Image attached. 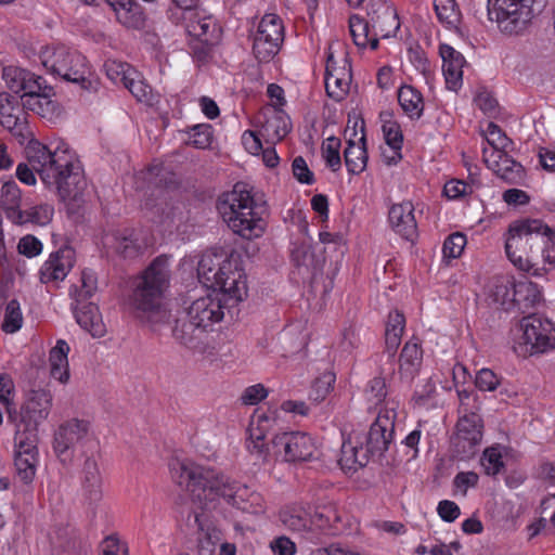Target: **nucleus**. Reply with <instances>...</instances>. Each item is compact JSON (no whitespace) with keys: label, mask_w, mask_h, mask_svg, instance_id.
<instances>
[{"label":"nucleus","mask_w":555,"mask_h":555,"mask_svg":"<svg viewBox=\"0 0 555 555\" xmlns=\"http://www.w3.org/2000/svg\"><path fill=\"white\" fill-rule=\"evenodd\" d=\"M483 160L488 168L509 184H521L525 180V168L522 165L514 160L505 151H492L488 155V150L483 149Z\"/></svg>","instance_id":"21"},{"label":"nucleus","mask_w":555,"mask_h":555,"mask_svg":"<svg viewBox=\"0 0 555 555\" xmlns=\"http://www.w3.org/2000/svg\"><path fill=\"white\" fill-rule=\"evenodd\" d=\"M405 327V318L403 313L396 310L388 314V321L385 331V351L389 358H393L401 343V337Z\"/></svg>","instance_id":"37"},{"label":"nucleus","mask_w":555,"mask_h":555,"mask_svg":"<svg viewBox=\"0 0 555 555\" xmlns=\"http://www.w3.org/2000/svg\"><path fill=\"white\" fill-rule=\"evenodd\" d=\"M466 243V236L463 233L455 232L449 235L443 243V257L448 259H455L460 257Z\"/></svg>","instance_id":"54"},{"label":"nucleus","mask_w":555,"mask_h":555,"mask_svg":"<svg viewBox=\"0 0 555 555\" xmlns=\"http://www.w3.org/2000/svg\"><path fill=\"white\" fill-rule=\"evenodd\" d=\"M24 94L21 96L22 102L25 99H30V95H39L42 92H51L52 87L47 85L43 77L38 76L25 69V82L22 86Z\"/></svg>","instance_id":"47"},{"label":"nucleus","mask_w":555,"mask_h":555,"mask_svg":"<svg viewBox=\"0 0 555 555\" xmlns=\"http://www.w3.org/2000/svg\"><path fill=\"white\" fill-rule=\"evenodd\" d=\"M514 285L515 281L509 278L499 276L495 278L491 289L493 300L503 306L506 310L511 309L513 306Z\"/></svg>","instance_id":"43"},{"label":"nucleus","mask_w":555,"mask_h":555,"mask_svg":"<svg viewBox=\"0 0 555 555\" xmlns=\"http://www.w3.org/2000/svg\"><path fill=\"white\" fill-rule=\"evenodd\" d=\"M52 408V395L44 389L31 390L26 396L21 410L8 408V418L16 430L37 437V429L49 416Z\"/></svg>","instance_id":"9"},{"label":"nucleus","mask_w":555,"mask_h":555,"mask_svg":"<svg viewBox=\"0 0 555 555\" xmlns=\"http://www.w3.org/2000/svg\"><path fill=\"white\" fill-rule=\"evenodd\" d=\"M75 250L65 246L52 253L49 259L40 269V281L42 283L62 281L74 266Z\"/></svg>","instance_id":"22"},{"label":"nucleus","mask_w":555,"mask_h":555,"mask_svg":"<svg viewBox=\"0 0 555 555\" xmlns=\"http://www.w3.org/2000/svg\"><path fill=\"white\" fill-rule=\"evenodd\" d=\"M224 274L218 280L216 291L219 296L233 304L242 301L247 296L246 276L242 268L238 266L237 259L233 257L224 258Z\"/></svg>","instance_id":"16"},{"label":"nucleus","mask_w":555,"mask_h":555,"mask_svg":"<svg viewBox=\"0 0 555 555\" xmlns=\"http://www.w3.org/2000/svg\"><path fill=\"white\" fill-rule=\"evenodd\" d=\"M340 140L336 137L327 138L322 146V155L326 163L334 172L338 171L341 167V158L339 154Z\"/></svg>","instance_id":"50"},{"label":"nucleus","mask_w":555,"mask_h":555,"mask_svg":"<svg viewBox=\"0 0 555 555\" xmlns=\"http://www.w3.org/2000/svg\"><path fill=\"white\" fill-rule=\"evenodd\" d=\"M22 203V191L17 183L15 181L4 182L0 192V207L12 223L15 218H21Z\"/></svg>","instance_id":"34"},{"label":"nucleus","mask_w":555,"mask_h":555,"mask_svg":"<svg viewBox=\"0 0 555 555\" xmlns=\"http://www.w3.org/2000/svg\"><path fill=\"white\" fill-rule=\"evenodd\" d=\"M475 384L479 390L493 391L500 385V379L493 371L481 369L476 375Z\"/></svg>","instance_id":"61"},{"label":"nucleus","mask_w":555,"mask_h":555,"mask_svg":"<svg viewBox=\"0 0 555 555\" xmlns=\"http://www.w3.org/2000/svg\"><path fill=\"white\" fill-rule=\"evenodd\" d=\"M284 41V25L282 18L273 13H267L259 22L254 37L253 53L261 63H268L281 50Z\"/></svg>","instance_id":"12"},{"label":"nucleus","mask_w":555,"mask_h":555,"mask_svg":"<svg viewBox=\"0 0 555 555\" xmlns=\"http://www.w3.org/2000/svg\"><path fill=\"white\" fill-rule=\"evenodd\" d=\"M335 374L332 372H324L321 376L315 378L309 392V398L314 402H320L331 392L335 383Z\"/></svg>","instance_id":"49"},{"label":"nucleus","mask_w":555,"mask_h":555,"mask_svg":"<svg viewBox=\"0 0 555 555\" xmlns=\"http://www.w3.org/2000/svg\"><path fill=\"white\" fill-rule=\"evenodd\" d=\"M90 423L87 420L69 418L59 425L53 436V451L62 463L73 460L74 450L89 436Z\"/></svg>","instance_id":"13"},{"label":"nucleus","mask_w":555,"mask_h":555,"mask_svg":"<svg viewBox=\"0 0 555 555\" xmlns=\"http://www.w3.org/2000/svg\"><path fill=\"white\" fill-rule=\"evenodd\" d=\"M350 73L346 68L335 67L332 55L328 56L325 70V89L327 95L336 102L345 99L349 91Z\"/></svg>","instance_id":"29"},{"label":"nucleus","mask_w":555,"mask_h":555,"mask_svg":"<svg viewBox=\"0 0 555 555\" xmlns=\"http://www.w3.org/2000/svg\"><path fill=\"white\" fill-rule=\"evenodd\" d=\"M82 498L88 504L99 503L103 498V476L94 457H87L80 472Z\"/></svg>","instance_id":"23"},{"label":"nucleus","mask_w":555,"mask_h":555,"mask_svg":"<svg viewBox=\"0 0 555 555\" xmlns=\"http://www.w3.org/2000/svg\"><path fill=\"white\" fill-rule=\"evenodd\" d=\"M383 132L389 149H402L403 135L400 126L396 121H386L383 125Z\"/></svg>","instance_id":"57"},{"label":"nucleus","mask_w":555,"mask_h":555,"mask_svg":"<svg viewBox=\"0 0 555 555\" xmlns=\"http://www.w3.org/2000/svg\"><path fill=\"white\" fill-rule=\"evenodd\" d=\"M107 77L114 83H121L124 87L128 82V78L134 76L135 69L132 68L129 64L117 62V61H107L104 64Z\"/></svg>","instance_id":"48"},{"label":"nucleus","mask_w":555,"mask_h":555,"mask_svg":"<svg viewBox=\"0 0 555 555\" xmlns=\"http://www.w3.org/2000/svg\"><path fill=\"white\" fill-rule=\"evenodd\" d=\"M505 251L519 270L541 276L545 264H555V234L538 219L515 221L508 228Z\"/></svg>","instance_id":"3"},{"label":"nucleus","mask_w":555,"mask_h":555,"mask_svg":"<svg viewBox=\"0 0 555 555\" xmlns=\"http://www.w3.org/2000/svg\"><path fill=\"white\" fill-rule=\"evenodd\" d=\"M541 300V292L538 285L531 281L524 280L515 282L514 300L512 307H517L522 313L533 308Z\"/></svg>","instance_id":"36"},{"label":"nucleus","mask_w":555,"mask_h":555,"mask_svg":"<svg viewBox=\"0 0 555 555\" xmlns=\"http://www.w3.org/2000/svg\"><path fill=\"white\" fill-rule=\"evenodd\" d=\"M217 208L228 227L243 238L251 240L263 234L266 202L253 194L246 183L237 182L231 191L220 195Z\"/></svg>","instance_id":"4"},{"label":"nucleus","mask_w":555,"mask_h":555,"mask_svg":"<svg viewBox=\"0 0 555 555\" xmlns=\"http://www.w3.org/2000/svg\"><path fill=\"white\" fill-rule=\"evenodd\" d=\"M480 462L487 475H496L504 466L502 454L499 448L494 447L488 448L483 451Z\"/></svg>","instance_id":"55"},{"label":"nucleus","mask_w":555,"mask_h":555,"mask_svg":"<svg viewBox=\"0 0 555 555\" xmlns=\"http://www.w3.org/2000/svg\"><path fill=\"white\" fill-rule=\"evenodd\" d=\"M268 396V390L262 384H256L247 387L241 400L246 405H255Z\"/></svg>","instance_id":"64"},{"label":"nucleus","mask_w":555,"mask_h":555,"mask_svg":"<svg viewBox=\"0 0 555 555\" xmlns=\"http://www.w3.org/2000/svg\"><path fill=\"white\" fill-rule=\"evenodd\" d=\"M190 33H193L196 39H217L216 33L218 30L216 22L211 17H204L191 24Z\"/></svg>","instance_id":"56"},{"label":"nucleus","mask_w":555,"mask_h":555,"mask_svg":"<svg viewBox=\"0 0 555 555\" xmlns=\"http://www.w3.org/2000/svg\"><path fill=\"white\" fill-rule=\"evenodd\" d=\"M74 314L77 323L92 337H103L106 333L105 324L103 323L98 306L92 302L77 304L74 309Z\"/></svg>","instance_id":"32"},{"label":"nucleus","mask_w":555,"mask_h":555,"mask_svg":"<svg viewBox=\"0 0 555 555\" xmlns=\"http://www.w3.org/2000/svg\"><path fill=\"white\" fill-rule=\"evenodd\" d=\"M54 94L55 92L52 88L51 92H42L39 95H30V99H25L24 102H22L23 107L35 112L42 118L53 120L61 114L57 102L52 100Z\"/></svg>","instance_id":"35"},{"label":"nucleus","mask_w":555,"mask_h":555,"mask_svg":"<svg viewBox=\"0 0 555 555\" xmlns=\"http://www.w3.org/2000/svg\"><path fill=\"white\" fill-rule=\"evenodd\" d=\"M225 302L219 294H208L194 300L184 313L206 333L214 323L223 319Z\"/></svg>","instance_id":"18"},{"label":"nucleus","mask_w":555,"mask_h":555,"mask_svg":"<svg viewBox=\"0 0 555 555\" xmlns=\"http://www.w3.org/2000/svg\"><path fill=\"white\" fill-rule=\"evenodd\" d=\"M521 335L513 349L522 358L555 350V324L542 315L529 314L519 323Z\"/></svg>","instance_id":"7"},{"label":"nucleus","mask_w":555,"mask_h":555,"mask_svg":"<svg viewBox=\"0 0 555 555\" xmlns=\"http://www.w3.org/2000/svg\"><path fill=\"white\" fill-rule=\"evenodd\" d=\"M389 222L392 229L408 241H413L417 234L414 217V206L411 202L395 204L389 209Z\"/></svg>","instance_id":"25"},{"label":"nucleus","mask_w":555,"mask_h":555,"mask_svg":"<svg viewBox=\"0 0 555 555\" xmlns=\"http://www.w3.org/2000/svg\"><path fill=\"white\" fill-rule=\"evenodd\" d=\"M40 60L49 73L69 82L83 83L89 75L86 57L64 44L47 47L41 51Z\"/></svg>","instance_id":"8"},{"label":"nucleus","mask_w":555,"mask_h":555,"mask_svg":"<svg viewBox=\"0 0 555 555\" xmlns=\"http://www.w3.org/2000/svg\"><path fill=\"white\" fill-rule=\"evenodd\" d=\"M23 318L17 300L13 299L8 302L5 308L4 320L1 325L3 332L8 334L15 333L22 326Z\"/></svg>","instance_id":"51"},{"label":"nucleus","mask_w":555,"mask_h":555,"mask_svg":"<svg viewBox=\"0 0 555 555\" xmlns=\"http://www.w3.org/2000/svg\"><path fill=\"white\" fill-rule=\"evenodd\" d=\"M172 336L178 343L190 349H203L206 333L183 312L175 321Z\"/></svg>","instance_id":"28"},{"label":"nucleus","mask_w":555,"mask_h":555,"mask_svg":"<svg viewBox=\"0 0 555 555\" xmlns=\"http://www.w3.org/2000/svg\"><path fill=\"white\" fill-rule=\"evenodd\" d=\"M482 420L476 413H469L461 417L456 423V433L451 443L455 457L468 460L473 457L482 440Z\"/></svg>","instance_id":"14"},{"label":"nucleus","mask_w":555,"mask_h":555,"mask_svg":"<svg viewBox=\"0 0 555 555\" xmlns=\"http://www.w3.org/2000/svg\"><path fill=\"white\" fill-rule=\"evenodd\" d=\"M125 88L140 102L150 103L152 101V88L145 83L137 70L134 76L128 78Z\"/></svg>","instance_id":"52"},{"label":"nucleus","mask_w":555,"mask_h":555,"mask_svg":"<svg viewBox=\"0 0 555 555\" xmlns=\"http://www.w3.org/2000/svg\"><path fill=\"white\" fill-rule=\"evenodd\" d=\"M423 362V349L418 338L412 337L408 340L399 358V375L406 382L413 380L418 374Z\"/></svg>","instance_id":"26"},{"label":"nucleus","mask_w":555,"mask_h":555,"mask_svg":"<svg viewBox=\"0 0 555 555\" xmlns=\"http://www.w3.org/2000/svg\"><path fill=\"white\" fill-rule=\"evenodd\" d=\"M292 170L294 177L298 180V182L311 185L314 183V175L309 169L306 160L301 156H297L292 164Z\"/></svg>","instance_id":"60"},{"label":"nucleus","mask_w":555,"mask_h":555,"mask_svg":"<svg viewBox=\"0 0 555 555\" xmlns=\"http://www.w3.org/2000/svg\"><path fill=\"white\" fill-rule=\"evenodd\" d=\"M3 78L11 91L20 93L22 91V86L25 82V69L12 66L4 67Z\"/></svg>","instance_id":"59"},{"label":"nucleus","mask_w":555,"mask_h":555,"mask_svg":"<svg viewBox=\"0 0 555 555\" xmlns=\"http://www.w3.org/2000/svg\"><path fill=\"white\" fill-rule=\"evenodd\" d=\"M169 279L168 259L159 256L144 270L131 295V305L137 311V317L155 331L167 323L170 317L163 306Z\"/></svg>","instance_id":"5"},{"label":"nucleus","mask_w":555,"mask_h":555,"mask_svg":"<svg viewBox=\"0 0 555 555\" xmlns=\"http://www.w3.org/2000/svg\"><path fill=\"white\" fill-rule=\"evenodd\" d=\"M15 456L14 465L16 468V475L20 480L24 483L33 481L36 473L37 464V437L33 435H24L20 429L15 431Z\"/></svg>","instance_id":"17"},{"label":"nucleus","mask_w":555,"mask_h":555,"mask_svg":"<svg viewBox=\"0 0 555 555\" xmlns=\"http://www.w3.org/2000/svg\"><path fill=\"white\" fill-rule=\"evenodd\" d=\"M395 433V412H379L370 430H352L340 449L339 465L345 470H356L367 464L369 459L380 457L389 448Z\"/></svg>","instance_id":"6"},{"label":"nucleus","mask_w":555,"mask_h":555,"mask_svg":"<svg viewBox=\"0 0 555 555\" xmlns=\"http://www.w3.org/2000/svg\"><path fill=\"white\" fill-rule=\"evenodd\" d=\"M367 400L377 405L382 403L387 396L385 378L378 376L370 380L366 388Z\"/></svg>","instance_id":"58"},{"label":"nucleus","mask_w":555,"mask_h":555,"mask_svg":"<svg viewBox=\"0 0 555 555\" xmlns=\"http://www.w3.org/2000/svg\"><path fill=\"white\" fill-rule=\"evenodd\" d=\"M347 146L344 151L345 165L351 175H360L366 168L367 152L366 138L363 127H361V135L358 137L356 128L351 130L349 138L346 140Z\"/></svg>","instance_id":"24"},{"label":"nucleus","mask_w":555,"mask_h":555,"mask_svg":"<svg viewBox=\"0 0 555 555\" xmlns=\"http://www.w3.org/2000/svg\"><path fill=\"white\" fill-rule=\"evenodd\" d=\"M483 134L487 142L493 147V151H505L512 144V141L502 129L492 121L488 124Z\"/></svg>","instance_id":"53"},{"label":"nucleus","mask_w":555,"mask_h":555,"mask_svg":"<svg viewBox=\"0 0 555 555\" xmlns=\"http://www.w3.org/2000/svg\"><path fill=\"white\" fill-rule=\"evenodd\" d=\"M367 17L371 22L373 36L386 39L396 36L400 28V21L396 8L385 0H377L370 4Z\"/></svg>","instance_id":"19"},{"label":"nucleus","mask_w":555,"mask_h":555,"mask_svg":"<svg viewBox=\"0 0 555 555\" xmlns=\"http://www.w3.org/2000/svg\"><path fill=\"white\" fill-rule=\"evenodd\" d=\"M224 258L217 254H204L197 264V278L199 282L207 288L216 292V284L221 279L223 271Z\"/></svg>","instance_id":"33"},{"label":"nucleus","mask_w":555,"mask_h":555,"mask_svg":"<svg viewBox=\"0 0 555 555\" xmlns=\"http://www.w3.org/2000/svg\"><path fill=\"white\" fill-rule=\"evenodd\" d=\"M68 352L69 346L63 339L57 340L55 347H53L50 351L49 360L51 365V375L53 378L57 379L63 384L67 383L69 378L67 359Z\"/></svg>","instance_id":"39"},{"label":"nucleus","mask_w":555,"mask_h":555,"mask_svg":"<svg viewBox=\"0 0 555 555\" xmlns=\"http://www.w3.org/2000/svg\"><path fill=\"white\" fill-rule=\"evenodd\" d=\"M26 159L16 168V177L21 182L34 185L38 175L42 183L55 190L63 201L82 202L87 182L79 162L68 150H51L31 140L26 147Z\"/></svg>","instance_id":"1"},{"label":"nucleus","mask_w":555,"mask_h":555,"mask_svg":"<svg viewBox=\"0 0 555 555\" xmlns=\"http://www.w3.org/2000/svg\"><path fill=\"white\" fill-rule=\"evenodd\" d=\"M275 418L272 415L261 413L254 414L247 433L246 448L257 460L266 463L274 457L272 454V440L266 441L268 434L273 429Z\"/></svg>","instance_id":"15"},{"label":"nucleus","mask_w":555,"mask_h":555,"mask_svg":"<svg viewBox=\"0 0 555 555\" xmlns=\"http://www.w3.org/2000/svg\"><path fill=\"white\" fill-rule=\"evenodd\" d=\"M186 133L189 134L188 143L196 149L209 147L214 138L212 127L209 124L194 125Z\"/></svg>","instance_id":"46"},{"label":"nucleus","mask_w":555,"mask_h":555,"mask_svg":"<svg viewBox=\"0 0 555 555\" xmlns=\"http://www.w3.org/2000/svg\"><path fill=\"white\" fill-rule=\"evenodd\" d=\"M436 14L441 23L456 27L461 21V11L455 0H434Z\"/></svg>","instance_id":"45"},{"label":"nucleus","mask_w":555,"mask_h":555,"mask_svg":"<svg viewBox=\"0 0 555 555\" xmlns=\"http://www.w3.org/2000/svg\"><path fill=\"white\" fill-rule=\"evenodd\" d=\"M116 12L117 20L129 28H138L143 24L140 7L133 0H106Z\"/></svg>","instance_id":"40"},{"label":"nucleus","mask_w":555,"mask_h":555,"mask_svg":"<svg viewBox=\"0 0 555 555\" xmlns=\"http://www.w3.org/2000/svg\"><path fill=\"white\" fill-rule=\"evenodd\" d=\"M371 22L363 17L353 14L349 17V30L354 44L359 48H366L370 46L372 50L378 48L377 37L373 36L371 31Z\"/></svg>","instance_id":"38"},{"label":"nucleus","mask_w":555,"mask_h":555,"mask_svg":"<svg viewBox=\"0 0 555 555\" xmlns=\"http://www.w3.org/2000/svg\"><path fill=\"white\" fill-rule=\"evenodd\" d=\"M469 193H472V186L462 180H450L443 188V194L450 199H457Z\"/></svg>","instance_id":"63"},{"label":"nucleus","mask_w":555,"mask_h":555,"mask_svg":"<svg viewBox=\"0 0 555 555\" xmlns=\"http://www.w3.org/2000/svg\"><path fill=\"white\" fill-rule=\"evenodd\" d=\"M264 120L261 122L259 134L270 144L282 141L291 131L289 118L283 111H270L263 114Z\"/></svg>","instance_id":"30"},{"label":"nucleus","mask_w":555,"mask_h":555,"mask_svg":"<svg viewBox=\"0 0 555 555\" xmlns=\"http://www.w3.org/2000/svg\"><path fill=\"white\" fill-rule=\"evenodd\" d=\"M318 447L314 438L302 431H285L272 438V454L286 463H304L315 459Z\"/></svg>","instance_id":"11"},{"label":"nucleus","mask_w":555,"mask_h":555,"mask_svg":"<svg viewBox=\"0 0 555 555\" xmlns=\"http://www.w3.org/2000/svg\"><path fill=\"white\" fill-rule=\"evenodd\" d=\"M54 209L48 204L33 206L21 210V218H15L14 224L23 225L33 223L37 225H44L52 219Z\"/></svg>","instance_id":"42"},{"label":"nucleus","mask_w":555,"mask_h":555,"mask_svg":"<svg viewBox=\"0 0 555 555\" xmlns=\"http://www.w3.org/2000/svg\"><path fill=\"white\" fill-rule=\"evenodd\" d=\"M534 0H488V15L502 33L519 34L533 16Z\"/></svg>","instance_id":"10"},{"label":"nucleus","mask_w":555,"mask_h":555,"mask_svg":"<svg viewBox=\"0 0 555 555\" xmlns=\"http://www.w3.org/2000/svg\"><path fill=\"white\" fill-rule=\"evenodd\" d=\"M398 102L411 119H420L424 111L422 93L412 86H402L398 91Z\"/></svg>","instance_id":"41"},{"label":"nucleus","mask_w":555,"mask_h":555,"mask_svg":"<svg viewBox=\"0 0 555 555\" xmlns=\"http://www.w3.org/2000/svg\"><path fill=\"white\" fill-rule=\"evenodd\" d=\"M279 519L291 531L298 533L311 532L310 507L294 503L279 512Z\"/></svg>","instance_id":"31"},{"label":"nucleus","mask_w":555,"mask_h":555,"mask_svg":"<svg viewBox=\"0 0 555 555\" xmlns=\"http://www.w3.org/2000/svg\"><path fill=\"white\" fill-rule=\"evenodd\" d=\"M332 516L335 520L338 519L333 508H323V511L310 513L311 532L328 527L332 522Z\"/></svg>","instance_id":"62"},{"label":"nucleus","mask_w":555,"mask_h":555,"mask_svg":"<svg viewBox=\"0 0 555 555\" xmlns=\"http://www.w3.org/2000/svg\"><path fill=\"white\" fill-rule=\"evenodd\" d=\"M98 289V278L90 269H85L81 272L80 286H73L70 295L74 297L76 304H81L91 298Z\"/></svg>","instance_id":"44"},{"label":"nucleus","mask_w":555,"mask_h":555,"mask_svg":"<svg viewBox=\"0 0 555 555\" xmlns=\"http://www.w3.org/2000/svg\"><path fill=\"white\" fill-rule=\"evenodd\" d=\"M170 467L172 479L179 486L185 487L199 501L212 502L217 498H222L243 512H249L254 506L260 505L259 493L212 468L179 461Z\"/></svg>","instance_id":"2"},{"label":"nucleus","mask_w":555,"mask_h":555,"mask_svg":"<svg viewBox=\"0 0 555 555\" xmlns=\"http://www.w3.org/2000/svg\"><path fill=\"white\" fill-rule=\"evenodd\" d=\"M0 125L15 137L25 139L29 134L25 107L7 92L0 93Z\"/></svg>","instance_id":"20"},{"label":"nucleus","mask_w":555,"mask_h":555,"mask_svg":"<svg viewBox=\"0 0 555 555\" xmlns=\"http://www.w3.org/2000/svg\"><path fill=\"white\" fill-rule=\"evenodd\" d=\"M443 61L442 72L449 89L456 90L462 85L463 67L466 63L462 53L449 44H441L439 49Z\"/></svg>","instance_id":"27"}]
</instances>
